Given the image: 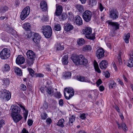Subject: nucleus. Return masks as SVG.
Returning <instances> with one entry per match:
<instances>
[{"instance_id": "1", "label": "nucleus", "mask_w": 133, "mask_h": 133, "mask_svg": "<svg viewBox=\"0 0 133 133\" xmlns=\"http://www.w3.org/2000/svg\"><path fill=\"white\" fill-rule=\"evenodd\" d=\"M71 59L75 63H78L80 64L85 65L88 63L87 59L85 58L84 56L82 55L72 56L71 57Z\"/></svg>"}, {"instance_id": "2", "label": "nucleus", "mask_w": 133, "mask_h": 133, "mask_svg": "<svg viewBox=\"0 0 133 133\" xmlns=\"http://www.w3.org/2000/svg\"><path fill=\"white\" fill-rule=\"evenodd\" d=\"M92 30L90 27H86L83 31V34L85 35V37L87 39L94 40L95 39V34H91Z\"/></svg>"}, {"instance_id": "3", "label": "nucleus", "mask_w": 133, "mask_h": 133, "mask_svg": "<svg viewBox=\"0 0 133 133\" xmlns=\"http://www.w3.org/2000/svg\"><path fill=\"white\" fill-rule=\"evenodd\" d=\"M11 97V93L6 89L2 90L0 91V98L8 101Z\"/></svg>"}, {"instance_id": "4", "label": "nucleus", "mask_w": 133, "mask_h": 133, "mask_svg": "<svg viewBox=\"0 0 133 133\" xmlns=\"http://www.w3.org/2000/svg\"><path fill=\"white\" fill-rule=\"evenodd\" d=\"M42 32L45 37L46 38L50 37L52 34V30L51 28L49 25H44L42 26Z\"/></svg>"}, {"instance_id": "5", "label": "nucleus", "mask_w": 133, "mask_h": 133, "mask_svg": "<svg viewBox=\"0 0 133 133\" xmlns=\"http://www.w3.org/2000/svg\"><path fill=\"white\" fill-rule=\"evenodd\" d=\"M64 94L65 97L67 99H69L74 95V91L71 88H66L64 89Z\"/></svg>"}, {"instance_id": "6", "label": "nucleus", "mask_w": 133, "mask_h": 133, "mask_svg": "<svg viewBox=\"0 0 133 133\" xmlns=\"http://www.w3.org/2000/svg\"><path fill=\"white\" fill-rule=\"evenodd\" d=\"M10 51L9 49L5 48L3 49L0 52V57L1 59H7L10 56Z\"/></svg>"}, {"instance_id": "7", "label": "nucleus", "mask_w": 133, "mask_h": 133, "mask_svg": "<svg viewBox=\"0 0 133 133\" xmlns=\"http://www.w3.org/2000/svg\"><path fill=\"white\" fill-rule=\"evenodd\" d=\"M30 12V8L29 6L25 7L22 11L20 16L21 19L23 20L29 15Z\"/></svg>"}, {"instance_id": "8", "label": "nucleus", "mask_w": 133, "mask_h": 133, "mask_svg": "<svg viewBox=\"0 0 133 133\" xmlns=\"http://www.w3.org/2000/svg\"><path fill=\"white\" fill-rule=\"evenodd\" d=\"M119 15L118 12L115 9H110L109 10V15L110 18L115 20L117 19Z\"/></svg>"}, {"instance_id": "9", "label": "nucleus", "mask_w": 133, "mask_h": 133, "mask_svg": "<svg viewBox=\"0 0 133 133\" xmlns=\"http://www.w3.org/2000/svg\"><path fill=\"white\" fill-rule=\"evenodd\" d=\"M92 17V13L89 10L85 11L82 14V17L86 22H88L91 20Z\"/></svg>"}, {"instance_id": "10", "label": "nucleus", "mask_w": 133, "mask_h": 133, "mask_svg": "<svg viewBox=\"0 0 133 133\" xmlns=\"http://www.w3.org/2000/svg\"><path fill=\"white\" fill-rule=\"evenodd\" d=\"M107 23L110 25L111 30H116L119 29V24L116 22H112L111 20L107 21Z\"/></svg>"}, {"instance_id": "11", "label": "nucleus", "mask_w": 133, "mask_h": 133, "mask_svg": "<svg viewBox=\"0 0 133 133\" xmlns=\"http://www.w3.org/2000/svg\"><path fill=\"white\" fill-rule=\"evenodd\" d=\"M104 52L105 51L103 49L99 48L97 50L96 56L98 59L101 58L104 56Z\"/></svg>"}, {"instance_id": "12", "label": "nucleus", "mask_w": 133, "mask_h": 133, "mask_svg": "<svg viewBox=\"0 0 133 133\" xmlns=\"http://www.w3.org/2000/svg\"><path fill=\"white\" fill-rule=\"evenodd\" d=\"M11 109L12 111L11 114H19L20 112L21 109L20 108L16 105H12L11 107Z\"/></svg>"}, {"instance_id": "13", "label": "nucleus", "mask_w": 133, "mask_h": 133, "mask_svg": "<svg viewBox=\"0 0 133 133\" xmlns=\"http://www.w3.org/2000/svg\"><path fill=\"white\" fill-rule=\"evenodd\" d=\"M11 116L14 121L16 123L18 122L22 118V116L19 114H11Z\"/></svg>"}, {"instance_id": "14", "label": "nucleus", "mask_w": 133, "mask_h": 133, "mask_svg": "<svg viewBox=\"0 0 133 133\" xmlns=\"http://www.w3.org/2000/svg\"><path fill=\"white\" fill-rule=\"evenodd\" d=\"M26 54L28 58L29 59H35L36 55L33 51L31 50H29L27 51Z\"/></svg>"}, {"instance_id": "15", "label": "nucleus", "mask_w": 133, "mask_h": 133, "mask_svg": "<svg viewBox=\"0 0 133 133\" xmlns=\"http://www.w3.org/2000/svg\"><path fill=\"white\" fill-rule=\"evenodd\" d=\"M45 90L48 94L50 96H52L54 94V90L52 87L45 86Z\"/></svg>"}, {"instance_id": "16", "label": "nucleus", "mask_w": 133, "mask_h": 133, "mask_svg": "<svg viewBox=\"0 0 133 133\" xmlns=\"http://www.w3.org/2000/svg\"><path fill=\"white\" fill-rule=\"evenodd\" d=\"M25 59L22 55H19L16 59V62L17 64H22L25 62Z\"/></svg>"}, {"instance_id": "17", "label": "nucleus", "mask_w": 133, "mask_h": 133, "mask_svg": "<svg viewBox=\"0 0 133 133\" xmlns=\"http://www.w3.org/2000/svg\"><path fill=\"white\" fill-rule=\"evenodd\" d=\"M41 38V37L39 34L36 33L34 34V38L32 39L34 42L36 44H38Z\"/></svg>"}, {"instance_id": "18", "label": "nucleus", "mask_w": 133, "mask_h": 133, "mask_svg": "<svg viewBox=\"0 0 133 133\" xmlns=\"http://www.w3.org/2000/svg\"><path fill=\"white\" fill-rule=\"evenodd\" d=\"M77 79L80 81L90 83V81L89 79L84 76H78L77 77Z\"/></svg>"}, {"instance_id": "19", "label": "nucleus", "mask_w": 133, "mask_h": 133, "mask_svg": "<svg viewBox=\"0 0 133 133\" xmlns=\"http://www.w3.org/2000/svg\"><path fill=\"white\" fill-rule=\"evenodd\" d=\"M108 65L107 61L105 60H103L100 63L99 66L102 69H106Z\"/></svg>"}, {"instance_id": "20", "label": "nucleus", "mask_w": 133, "mask_h": 133, "mask_svg": "<svg viewBox=\"0 0 133 133\" xmlns=\"http://www.w3.org/2000/svg\"><path fill=\"white\" fill-rule=\"evenodd\" d=\"M40 7L43 10L46 11L48 9V6L46 2L44 1H42L40 3Z\"/></svg>"}, {"instance_id": "21", "label": "nucleus", "mask_w": 133, "mask_h": 133, "mask_svg": "<svg viewBox=\"0 0 133 133\" xmlns=\"http://www.w3.org/2000/svg\"><path fill=\"white\" fill-rule=\"evenodd\" d=\"M75 22L77 25H81L83 24V22L82 18L79 16H77L75 18Z\"/></svg>"}, {"instance_id": "22", "label": "nucleus", "mask_w": 133, "mask_h": 133, "mask_svg": "<svg viewBox=\"0 0 133 133\" xmlns=\"http://www.w3.org/2000/svg\"><path fill=\"white\" fill-rule=\"evenodd\" d=\"M62 7L61 6L58 5L56 6V11L55 12V15L57 16H59L62 13Z\"/></svg>"}, {"instance_id": "23", "label": "nucleus", "mask_w": 133, "mask_h": 133, "mask_svg": "<svg viewBox=\"0 0 133 133\" xmlns=\"http://www.w3.org/2000/svg\"><path fill=\"white\" fill-rule=\"evenodd\" d=\"M123 53L120 51L119 52L118 54V56L117 57V63L119 64V65H121L122 63V56L123 55Z\"/></svg>"}, {"instance_id": "24", "label": "nucleus", "mask_w": 133, "mask_h": 133, "mask_svg": "<svg viewBox=\"0 0 133 133\" xmlns=\"http://www.w3.org/2000/svg\"><path fill=\"white\" fill-rule=\"evenodd\" d=\"M55 48L57 51L62 50L64 49L63 45H61V44L58 43L56 44Z\"/></svg>"}, {"instance_id": "25", "label": "nucleus", "mask_w": 133, "mask_h": 133, "mask_svg": "<svg viewBox=\"0 0 133 133\" xmlns=\"http://www.w3.org/2000/svg\"><path fill=\"white\" fill-rule=\"evenodd\" d=\"M68 55L67 54L64 55L62 58V63L63 64H67L68 62Z\"/></svg>"}, {"instance_id": "26", "label": "nucleus", "mask_w": 133, "mask_h": 133, "mask_svg": "<svg viewBox=\"0 0 133 133\" xmlns=\"http://www.w3.org/2000/svg\"><path fill=\"white\" fill-rule=\"evenodd\" d=\"M75 118V116L72 115L70 117L69 119V125L70 127L72 126L73 124V122L74 121Z\"/></svg>"}, {"instance_id": "27", "label": "nucleus", "mask_w": 133, "mask_h": 133, "mask_svg": "<svg viewBox=\"0 0 133 133\" xmlns=\"http://www.w3.org/2000/svg\"><path fill=\"white\" fill-rule=\"evenodd\" d=\"M73 28V26L72 25L68 23L65 26L64 29L65 31L68 32L72 30Z\"/></svg>"}, {"instance_id": "28", "label": "nucleus", "mask_w": 133, "mask_h": 133, "mask_svg": "<svg viewBox=\"0 0 133 133\" xmlns=\"http://www.w3.org/2000/svg\"><path fill=\"white\" fill-rule=\"evenodd\" d=\"M130 37V34L129 33H128L127 34L124 35L123 37V39L125 42L126 43H128L129 42V39Z\"/></svg>"}, {"instance_id": "29", "label": "nucleus", "mask_w": 133, "mask_h": 133, "mask_svg": "<svg viewBox=\"0 0 133 133\" xmlns=\"http://www.w3.org/2000/svg\"><path fill=\"white\" fill-rule=\"evenodd\" d=\"M22 26L26 30L29 31L30 30L31 26L30 24L29 23H25L23 24Z\"/></svg>"}, {"instance_id": "30", "label": "nucleus", "mask_w": 133, "mask_h": 133, "mask_svg": "<svg viewBox=\"0 0 133 133\" xmlns=\"http://www.w3.org/2000/svg\"><path fill=\"white\" fill-rule=\"evenodd\" d=\"M64 119L63 118H61L58 121L57 125L61 128H63L64 127Z\"/></svg>"}, {"instance_id": "31", "label": "nucleus", "mask_w": 133, "mask_h": 133, "mask_svg": "<svg viewBox=\"0 0 133 133\" xmlns=\"http://www.w3.org/2000/svg\"><path fill=\"white\" fill-rule=\"evenodd\" d=\"M15 73L18 75L21 76L22 74V72L21 69L19 68L15 67L14 68Z\"/></svg>"}, {"instance_id": "32", "label": "nucleus", "mask_w": 133, "mask_h": 133, "mask_svg": "<svg viewBox=\"0 0 133 133\" xmlns=\"http://www.w3.org/2000/svg\"><path fill=\"white\" fill-rule=\"evenodd\" d=\"M92 47L91 46L89 45H86L83 48V50L85 52L90 51Z\"/></svg>"}, {"instance_id": "33", "label": "nucleus", "mask_w": 133, "mask_h": 133, "mask_svg": "<svg viewBox=\"0 0 133 133\" xmlns=\"http://www.w3.org/2000/svg\"><path fill=\"white\" fill-rule=\"evenodd\" d=\"M76 7L80 12H82L84 11L83 6L82 5L80 4L77 5H76Z\"/></svg>"}, {"instance_id": "34", "label": "nucleus", "mask_w": 133, "mask_h": 133, "mask_svg": "<svg viewBox=\"0 0 133 133\" xmlns=\"http://www.w3.org/2000/svg\"><path fill=\"white\" fill-rule=\"evenodd\" d=\"M16 103L19 106V108H20L22 110H23V112H26L27 113V111H28L25 109V106L23 104H22L18 102Z\"/></svg>"}, {"instance_id": "35", "label": "nucleus", "mask_w": 133, "mask_h": 133, "mask_svg": "<svg viewBox=\"0 0 133 133\" xmlns=\"http://www.w3.org/2000/svg\"><path fill=\"white\" fill-rule=\"evenodd\" d=\"M128 64L127 65L129 67H132L133 66V59H132L130 58L128 60L127 62Z\"/></svg>"}, {"instance_id": "36", "label": "nucleus", "mask_w": 133, "mask_h": 133, "mask_svg": "<svg viewBox=\"0 0 133 133\" xmlns=\"http://www.w3.org/2000/svg\"><path fill=\"white\" fill-rule=\"evenodd\" d=\"M109 86L110 88H114L116 86V84L114 81H112L109 84Z\"/></svg>"}, {"instance_id": "37", "label": "nucleus", "mask_w": 133, "mask_h": 133, "mask_svg": "<svg viewBox=\"0 0 133 133\" xmlns=\"http://www.w3.org/2000/svg\"><path fill=\"white\" fill-rule=\"evenodd\" d=\"M97 3L96 0H90L89 2V4L91 6L95 5Z\"/></svg>"}, {"instance_id": "38", "label": "nucleus", "mask_w": 133, "mask_h": 133, "mask_svg": "<svg viewBox=\"0 0 133 133\" xmlns=\"http://www.w3.org/2000/svg\"><path fill=\"white\" fill-rule=\"evenodd\" d=\"M84 41L83 39L81 38L78 40L77 43L79 45H83L84 43Z\"/></svg>"}, {"instance_id": "39", "label": "nucleus", "mask_w": 133, "mask_h": 133, "mask_svg": "<svg viewBox=\"0 0 133 133\" xmlns=\"http://www.w3.org/2000/svg\"><path fill=\"white\" fill-rule=\"evenodd\" d=\"M8 7L6 6L2 7L0 10V11L2 13H4L6 11L8 10Z\"/></svg>"}, {"instance_id": "40", "label": "nucleus", "mask_w": 133, "mask_h": 133, "mask_svg": "<svg viewBox=\"0 0 133 133\" xmlns=\"http://www.w3.org/2000/svg\"><path fill=\"white\" fill-rule=\"evenodd\" d=\"M54 29L55 30L57 31H59L61 29V27L60 24H56L54 26Z\"/></svg>"}, {"instance_id": "41", "label": "nucleus", "mask_w": 133, "mask_h": 133, "mask_svg": "<svg viewBox=\"0 0 133 133\" xmlns=\"http://www.w3.org/2000/svg\"><path fill=\"white\" fill-rule=\"evenodd\" d=\"M2 81L4 84L6 86L8 85L10 83L9 80L8 78H4Z\"/></svg>"}, {"instance_id": "42", "label": "nucleus", "mask_w": 133, "mask_h": 133, "mask_svg": "<svg viewBox=\"0 0 133 133\" xmlns=\"http://www.w3.org/2000/svg\"><path fill=\"white\" fill-rule=\"evenodd\" d=\"M71 76V73L70 72H67L65 73L63 76L65 78H69Z\"/></svg>"}, {"instance_id": "43", "label": "nucleus", "mask_w": 133, "mask_h": 133, "mask_svg": "<svg viewBox=\"0 0 133 133\" xmlns=\"http://www.w3.org/2000/svg\"><path fill=\"white\" fill-rule=\"evenodd\" d=\"M67 17L66 15L65 14H63L61 16H60V19L61 20H64L67 18Z\"/></svg>"}, {"instance_id": "44", "label": "nucleus", "mask_w": 133, "mask_h": 133, "mask_svg": "<svg viewBox=\"0 0 133 133\" xmlns=\"http://www.w3.org/2000/svg\"><path fill=\"white\" fill-rule=\"evenodd\" d=\"M94 94V92L93 90H91L89 92V95H88V97L91 99H92L93 95Z\"/></svg>"}, {"instance_id": "45", "label": "nucleus", "mask_w": 133, "mask_h": 133, "mask_svg": "<svg viewBox=\"0 0 133 133\" xmlns=\"http://www.w3.org/2000/svg\"><path fill=\"white\" fill-rule=\"evenodd\" d=\"M98 8L101 12H102L104 9V5H102L101 3H99L98 4Z\"/></svg>"}, {"instance_id": "46", "label": "nucleus", "mask_w": 133, "mask_h": 133, "mask_svg": "<svg viewBox=\"0 0 133 133\" xmlns=\"http://www.w3.org/2000/svg\"><path fill=\"white\" fill-rule=\"evenodd\" d=\"M24 37L26 38H30L32 36V34L30 33H25L24 35Z\"/></svg>"}, {"instance_id": "47", "label": "nucleus", "mask_w": 133, "mask_h": 133, "mask_svg": "<svg viewBox=\"0 0 133 133\" xmlns=\"http://www.w3.org/2000/svg\"><path fill=\"white\" fill-rule=\"evenodd\" d=\"M54 96L57 98H60L62 96L61 94L59 92H57L56 93L54 94Z\"/></svg>"}, {"instance_id": "48", "label": "nucleus", "mask_w": 133, "mask_h": 133, "mask_svg": "<svg viewBox=\"0 0 133 133\" xmlns=\"http://www.w3.org/2000/svg\"><path fill=\"white\" fill-rule=\"evenodd\" d=\"M5 124V121L3 119L0 120V129Z\"/></svg>"}, {"instance_id": "49", "label": "nucleus", "mask_w": 133, "mask_h": 133, "mask_svg": "<svg viewBox=\"0 0 133 133\" xmlns=\"http://www.w3.org/2000/svg\"><path fill=\"white\" fill-rule=\"evenodd\" d=\"M4 70L5 71H8L10 69V67L9 65L7 64H5L4 65Z\"/></svg>"}, {"instance_id": "50", "label": "nucleus", "mask_w": 133, "mask_h": 133, "mask_svg": "<svg viewBox=\"0 0 133 133\" xmlns=\"http://www.w3.org/2000/svg\"><path fill=\"white\" fill-rule=\"evenodd\" d=\"M41 118L43 119H45L47 117V114L46 113H44L41 115Z\"/></svg>"}, {"instance_id": "51", "label": "nucleus", "mask_w": 133, "mask_h": 133, "mask_svg": "<svg viewBox=\"0 0 133 133\" xmlns=\"http://www.w3.org/2000/svg\"><path fill=\"white\" fill-rule=\"evenodd\" d=\"M28 69L31 76L32 77L33 76L34 73V71L31 68H28Z\"/></svg>"}, {"instance_id": "52", "label": "nucleus", "mask_w": 133, "mask_h": 133, "mask_svg": "<svg viewBox=\"0 0 133 133\" xmlns=\"http://www.w3.org/2000/svg\"><path fill=\"white\" fill-rule=\"evenodd\" d=\"M34 60L29 59L27 61V64L29 66H30L32 65Z\"/></svg>"}, {"instance_id": "53", "label": "nucleus", "mask_w": 133, "mask_h": 133, "mask_svg": "<svg viewBox=\"0 0 133 133\" xmlns=\"http://www.w3.org/2000/svg\"><path fill=\"white\" fill-rule=\"evenodd\" d=\"M116 34L115 30H111L110 32L109 35L111 37H113Z\"/></svg>"}, {"instance_id": "54", "label": "nucleus", "mask_w": 133, "mask_h": 133, "mask_svg": "<svg viewBox=\"0 0 133 133\" xmlns=\"http://www.w3.org/2000/svg\"><path fill=\"white\" fill-rule=\"evenodd\" d=\"M21 89L23 91H25L26 89V86L23 84H22L21 85Z\"/></svg>"}, {"instance_id": "55", "label": "nucleus", "mask_w": 133, "mask_h": 133, "mask_svg": "<svg viewBox=\"0 0 133 133\" xmlns=\"http://www.w3.org/2000/svg\"><path fill=\"white\" fill-rule=\"evenodd\" d=\"M121 125L122 127V129L124 131L127 130L126 129L127 128L126 124L124 123H122L121 124Z\"/></svg>"}, {"instance_id": "56", "label": "nucleus", "mask_w": 133, "mask_h": 133, "mask_svg": "<svg viewBox=\"0 0 133 133\" xmlns=\"http://www.w3.org/2000/svg\"><path fill=\"white\" fill-rule=\"evenodd\" d=\"M104 75L106 77L108 78L110 76V74L108 71H106L104 72Z\"/></svg>"}, {"instance_id": "57", "label": "nucleus", "mask_w": 133, "mask_h": 133, "mask_svg": "<svg viewBox=\"0 0 133 133\" xmlns=\"http://www.w3.org/2000/svg\"><path fill=\"white\" fill-rule=\"evenodd\" d=\"M33 122L30 119H29L28 121V123L29 126H31Z\"/></svg>"}, {"instance_id": "58", "label": "nucleus", "mask_w": 133, "mask_h": 133, "mask_svg": "<svg viewBox=\"0 0 133 133\" xmlns=\"http://www.w3.org/2000/svg\"><path fill=\"white\" fill-rule=\"evenodd\" d=\"M7 30H8L7 32L8 33H11L14 31V29L10 28L7 27Z\"/></svg>"}, {"instance_id": "59", "label": "nucleus", "mask_w": 133, "mask_h": 133, "mask_svg": "<svg viewBox=\"0 0 133 133\" xmlns=\"http://www.w3.org/2000/svg\"><path fill=\"white\" fill-rule=\"evenodd\" d=\"M102 83V81L100 79H99L96 82V84L98 86H99Z\"/></svg>"}, {"instance_id": "60", "label": "nucleus", "mask_w": 133, "mask_h": 133, "mask_svg": "<svg viewBox=\"0 0 133 133\" xmlns=\"http://www.w3.org/2000/svg\"><path fill=\"white\" fill-rule=\"evenodd\" d=\"M80 117L82 119H84L86 118L85 114L84 113H83L81 115Z\"/></svg>"}, {"instance_id": "61", "label": "nucleus", "mask_w": 133, "mask_h": 133, "mask_svg": "<svg viewBox=\"0 0 133 133\" xmlns=\"http://www.w3.org/2000/svg\"><path fill=\"white\" fill-rule=\"evenodd\" d=\"M21 133H29V132L25 128H24L22 130Z\"/></svg>"}, {"instance_id": "62", "label": "nucleus", "mask_w": 133, "mask_h": 133, "mask_svg": "<svg viewBox=\"0 0 133 133\" xmlns=\"http://www.w3.org/2000/svg\"><path fill=\"white\" fill-rule=\"evenodd\" d=\"M94 65L95 68L98 67V64L96 60H94Z\"/></svg>"}, {"instance_id": "63", "label": "nucleus", "mask_w": 133, "mask_h": 133, "mask_svg": "<svg viewBox=\"0 0 133 133\" xmlns=\"http://www.w3.org/2000/svg\"><path fill=\"white\" fill-rule=\"evenodd\" d=\"M43 74L41 73H38L36 75V77H42L44 76Z\"/></svg>"}, {"instance_id": "64", "label": "nucleus", "mask_w": 133, "mask_h": 133, "mask_svg": "<svg viewBox=\"0 0 133 133\" xmlns=\"http://www.w3.org/2000/svg\"><path fill=\"white\" fill-rule=\"evenodd\" d=\"M95 71L99 73H100L101 72V71L99 67L95 68Z\"/></svg>"}]
</instances>
